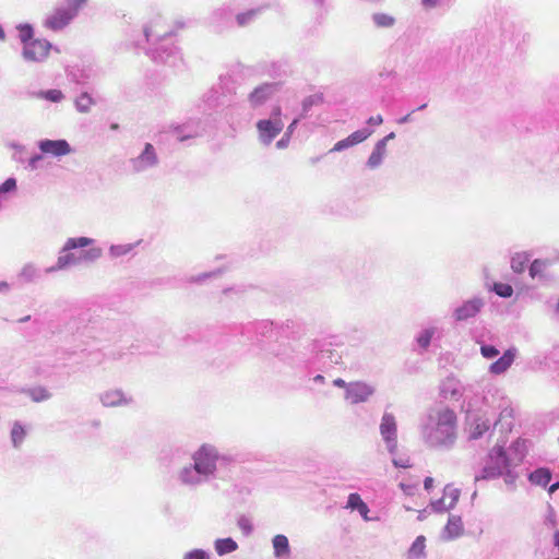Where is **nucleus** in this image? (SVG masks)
I'll list each match as a JSON object with an SVG mask.
<instances>
[{
	"label": "nucleus",
	"mask_w": 559,
	"mask_h": 559,
	"mask_svg": "<svg viewBox=\"0 0 559 559\" xmlns=\"http://www.w3.org/2000/svg\"><path fill=\"white\" fill-rule=\"evenodd\" d=\"M421 442L427 449L450 451L457 441V417L449 407L430 409L418 425Z\"/></svg>",
	"instance_id": "nucleus-1"
},
{
	"label": "nucleus",
	"mask_w": 559,
	"mask_h": 559,
	"mask_svg": "<svg viewBox=\"0 0 559 559\" xmlns=\"http://www.w3.org/2000/svg\"><path fill=\"white\" fill-rule=\"evenodd\" d=\"M226 459L215 445L203 443L191 454V462L177 472V480L183 487L195 489L215 479L218 463Z\"/></svg>",
	"instance_id": "nucleus-2"
},
{
	"label": "nucleus",
	"mask_w": 559,
	"mask_h": 559,
	"mask_svg": "<svg viewBox=\"0 0 559 559\" xmlns=\"http://www.w3.org/2000/svg\"><path fill=\"white\" fill-rule=\"evenodd\" d=\"M95 242L93 238L88 237H72L68 238L59 251L56 264L48 266L45 272L47 274L56 273L59 271L68 270L71 266H76L82 263H94L103 255V250L99 247H91L82 250L80 254L72 252L78 248H86Z\"/></svg>",
	"instance_id": "nucleus-3"
},
{
	"label": "nucleus",
	"mask_w": 559,
	"mask_h": 559,
	"mask_svg": "<svg viewBox=\"0 0 559 559\" xmlns=\"http://www.w3.org/2000/svg\"><path fill=\"white\" fill-rule=\"evenodd\" d=\"M524 441L513 443L514 456H510L503 449V444L495 445L487 457L485 466L475 475V481L495 479L504 474L509 468L519 465L524 459V452L520 450Z\"/></svg>",
	"instance_id": "nucleus-4"
},
{
	"label": "nucleus",
	"mask_w": 559,
	"mask_h": 559,
	"mask_svg": "<svg viewBox=\"0 0 559 559\" xmlns=\"http://www.w3.org/2000/svg\"><path fill=\"white\" fill-rule=\"evenodd\" d=\"M144 35L146 40L155 46L148 50L150 56L157 62L175 66L177 58V48L168 45L169 32L165 31L162 25V20L158 19L150 25L144 27Z\"/></svg>",
	"instance_id": "nucleus-5"
},
{
	"label": "nucleus",
	"mask_w": 559,
	"mask_h": 559,
	"mask_svg": "<svg viewBox=\"0 0 559 559\" xmlns=\"http://www.w3.org/2000/svg\"><path fill=\"white\" fill-rule=\"evenodd\" d=\"M380 436L385 444V449L391 455L397 453V423L392 413H383L379 425Z\"/></svg>",
	"instance_id": "nucleus-6"
},
{
	"label": "nucleus",
	"mask_w": 559,
	"mask_h": 559,
	"mask_svg": "<svg viewBox=\"0 0 559 559\" xmlns=\"http://www.w3.org/2000/svg\"><path fill=\"white\" fill-rule=\"evenodd\" d=\"M376 393V386L365 381L349 382L344 399L352 405L367 403Z\"/></svg>",
	"instance_id": "nucleus-7"
},
{
	"label": "nucleus",
	"mask_w": 559,
	"mask_h": 559,
	"mask_svg": "<svg viewBox=\"0 0 559 559\" xmlns=\"http://www.w3.org/2000/svg\"><path fill=\"white\" fill-rule=\"evenodd\" d=\"M51 47L48 40L36 38L22 47V57L26 62H44L48 58Z\"/></svg>",
	"instance_id": "nucleus-8"
},
{
	"label": "nucleus",
	"mask_w": 559,
	"mask_h": 559,
	"mask_svg": "<svg viewBox=\"0 0 559 559\" xmlns=\"http://www.w3.org/2000/svg\"><path fill=\"white\" fill-rule=\"evenodd\" d=\"M158 156L155 147L151 143H146L140 155L129 160V165L133 173H143L150 168L157 166Z\"/></svg>",
	"instance_id": "nucleus-9"
},
{
	"label": "nucleus",
	"mask_w": 559,
	"mask_h": 559,
	"mask_svg": "<svg viewBox=\"0 0 559 559\" xmlns=\"http://www.w3.org/2000/svg\"><path fill=\"white\" fill-rule=\"evenodd\" d=\"M104 407H123L133 404V396L121 389H108L99 394Z\"/></svg>",
	"instance_id": "nucleus-10"
},
{
	"label": "nucleus",
	"mask_w": 559,
	"mask_h": 559,
	"mask_svg": "<svg viewBox=\"0 0 559 559\" xmlns=\"http://www.w3.org/2000/svg\"><path fill=\"white\" fill-rule=\"evenodd\" d=\"M283 128L284 123L282 120H259L257 122L259 141L265 146L270 145L272 141L281 133Z\"/></svg>",
	"instance_id": "nucleus-11"
},
{
	"label": "nucleus",
	"mask_w": 559,
	"mask_h": 559,
	"mask_svg": "<svg viewBox=\"0 0 559 559\" xmlns=\"http://www.w3.org/2000/svg\"><path fill=\"white\" fill-rule=\"evenodd\" d=\"M38 148L41 154L51 155L53 157H62L72 153V148L67 140H40Z\"/></svg>",
	"instance_id": "nucleus-12"
},
{
	"label": "nucleus",
	"mask_w": 559,
	"mask_h": 559,
	"mask_svg": "<svg viewBox=\"0 0 559 559\" xmlns=\"http://www.w3.org/2000/svg\"><path fill=\"white\" fill-rule=\"evenodd\" d=\"M485 306V301L480 297H474L469 300H466L460 307L455 308L453 311V318L455 321H466L471 318L476 317L483 307Z\"/></svg>",
	"instance_id": "nucleus-13"
},
{
	"label": "nucleus",
	"mask_w": 559,
	"mask_h": 559,
	"mask_svg": "<svg viewBox=\"0 0 559 559\" xmlns=\"http://www.w3.org/2000/svg\"><path fill=\"white\" fill-rule=\"evenodd\" d=\"M277 90V84L275 83H264L255 87L248 96L250 106L252 108L262 106Z\"/></svg>",
	"instance_id": "nucleus-14"
},
{
	"label": "nucleus",
	"mask_w": 559,
	"mask_h": 559,
	"mask_svg": "<svg viewBox=\"0 0 559 559\" xmlns=\"http://www.w3.org/2000/svg\"><path fill=\"white\" fill-rule=\"evenodd\" d=\"M71 20V13L66 7H62L57 8L52 13H50L46 17L44 25L52 31H59L68 25Z\"/></svg>",
	"instance_id": "nucleus-15"
},
{
	"label": "nucleus",
	"mask_w": 559,
	"mask_h": 559,
	"mask_svg": "<svg viewBox=\"0 0 559 559\" xmlns=\"http://www.w3.org/2000/svg\"><path fill=\"white\" fill-rule=\"evenodd\" d=\"M516 355L515 348H510L503 353V355L489 366V371L492 374L504 373L513 364Z\"/></svg>",
	"instance_id": "nucleus-16"
},
{
	"label": "nucleus",
	"mask_w": 559,
	"mask_h": 559,
	"mask_svg": "<svg viewBox=\"0 0 559 559\" xmlns=\"http://www.w3.org/2000/svg\"><path fill=\"white\" fill-rule=\"evenodd\" d=\"M174 133L176 134L178 141L182 142L188 139L199 136L201 134V129L199 122L191 121L174 127Z\"/></svg>",
	"instance_id": "nucleus-17"
},
{
	"label": "nucleus",
	"mask_w": 559,
	"mask_h": 559,
	"mask_svg": "<svg viewBox=\"0 0 559 559\" xmlns=\"http://www.w3.org/2000/svg\"><path fill=\"white\" fill-rule=\"evenodd\" d=\"M16 276L22 284L35 283L40 278V269L34 262H27L23 264Z\"/></svg>",
	"instance_id": "nucleus-18"
},
{
	"label": "nucleus",
	"mask_w": 559,
	"mask_h": 559,
	"mask_svg": "<svg viewBox=\"0 0 559 559\" xmlns=\"http://www.w3.org/2000/svg\"><path fill=\"white\" fill-rule=\"evenodd\" d=\"M490 421L483 417H476L468 424V439L477 440L480 439L485 432L490 429Z\"/></svg>",
	"instance_id": "nucleus-19"
},
{
	"label": "nucleus",
	"mask_w": 559,
	"mask_h": 559,
	"mask_svg": "<svg viewBox=\"0 0 559 559\" xmlns=\"http://www.w3.org/2000/svg\"><path fill=\"white\" fill-rule=\"evenodd\" d=\"M386 156V146L384 141H378L374 144V147L367 160V167L370 169H376L380 167L383 163V159Z\"/></svg>",
	"instance_id": "nucleus-20"
},
{
	"label": "nucleus",
	"mask_w": 559,
	"mask_h": 559,
	"mask_svg": "<svg viewBox=\"0 0 559 559\" xmlns=\"http://www.w3.org/2000/svg\"><path fill=\"white\" fill-rule=\"evenodd\" d=\"M274 556L277 559H287L290 556V547L288 538L285 535H275L272 539Z\"/></svg>",
	"instance_id": "nucleus-21"
},
{
	"label": "nucleus",
	"mask_w": 559,
	"mask_h": 559,
	"mask_svg": "<svg viewBox=\"0 0 559 559\" xmlns=\"http://www.w3.org/2000/svg\"><path fill=\"white\" fill-rule=\"evenodd\" d=\"M463 533V523L461 516L450 515L448 523L443 531V537L445 539H454L461 536Z\"/></svg>",
	"instance_id": "nucleus-22"
},
{
	"label": "nucleus",
	"mask_w": 559,
	"mask_h": 559,
	"mask_svg": "<svg viewBox=\"0 0 559 559\" xmlns=\"http://www.w3.org/2000/svg\"><path fill=\"white\" fill-rule=\"evenodd\" d=\"M29 98L45 99L50 103H61L64 99V94L60 90L47 91H29L27 92Z\"/></svg>",
	"instance_id": "nucleus-23"
},
{
	"label": "nucleus",
	"mask_w": 559,
	"mask_h": 559,
	"mask_svg": "<svg viewBox=\"0 0 559 559\" xmlns=\"http://www.w3.org/2000/svg\"><path fill=\"white\" fill-rule=\"evenodd\" d=\"M550 261L547 259H535L528 269L530 276L535 280H546V270L550 266Z\"/></svg>",
	"instance_id": "nucleus-24"
},
{
	"label": "nucleus",
	"mask_w": 559,
	"mask_h": 559,
	"mask_svg": "<svg viewBox=\"0 0 559 559\" xmlns=\"http://www.w3.org/2000/svg\"><path fill=\"white\" fill-rule=\"evenodd\" d=\"M426 538L420 535L418 536L408 548L406 558L407 559H424L426 557Z\"/></svg>",
	"instance_id": "nucleus-25"
},
{
	"label": "nucleus",
	"mask_w": 559,
	"mask_h": 559,
	"mask_svg": "<svg viewBox=\"0 0 559 559\" xmlns=\"http://www.w3.org/2000/svg\"><path fill=\"white\" fill-rule=\"evenodd\" d=\"M551 472L549 468L540 467L528 475V480L540 487H546L551 480Z\"/></svg>",
	"instance_id": "nucleus-26"
},
{
	"label": "nucleus",
	"mask_w": 559,
	"mask_h": 559,
	"mask_svg": "<svg viewBox=\"0 0 559 559\" xmlns=\"http://www.w3.org/2000/svg\"><path fill=\"white\" fill-rule=\"evenodd\" d=\"M214 548L218 556H225L237 550L238 544L230 537L218 538L214 543Z\"/></svg>",
	"instance_id": "nucleus-27"
},
{
	"label": "nucleus",
	"mask_w": 559,
	"mask_h": 559,
	"mask_svg": "<svg viewBox=\"0 0 559 559\" xmlns=\"http://www.w3.org/2000/svg\"><path fill=\"white\" fill-rule=\"evenodd\" d=\"M531 260V254L528 252H516L511 258V269L514 273L521 274L525 271L526 264Z\"/></svg>",
	"instance_id": "nucleus-28"
},
{
	"label": "nucleus",
	"mask_w": 559,
	"mask_h": 559,
	"mask_svg": "<svg viewBox=\"0 0 559 559\" xmlns=\"http://www.w3.org/2000/svg\"><path fill=\"white\" fill-rule=\"evenodd\" d=\"M140 243H123V245H111L108 249L110 258L116 259L129 254Z\"/></svg>",
	"instance_id": "nucleus-29"
},
{
	"label": "nucleus",
	"mask_w": 559,
	"mask_h": 559,
	"mask_svg": "<svg viewBox=\"0 0 559 559\" xmlns=\"http://www.w3.org/2000/svg\"><path fill=\"white\" fill-rule=\"evenodd\" d=\"M74 105L79 112L87 114L92 106L95 105V100L88 93L84 92L75 98Z\"/></svg>",
	"instance_id": "nucleus-30"
},
{
	"label": "nucleus",
	"mask_w": 559,
	"mask_h": 559,
	"mask_svg": "<svg viewBox=\"0 0 559 559\" xmlns=\"http://www.w3.org/2000/svg\"><path fill=\"white\" fill-rule=\"evenodd\" d=\"M437 332H438V328H436V326H431V328H427V329L423 330L416 337V342H417L418 346L423 349H426L429 346L431 338L433 337V335Z\"/></svg>",
	"instance_id": "nucleus-31"
},
{
	"label": "nucleus",
	"mask_w": 559,
	"mask_h": 559,
	"mask_svg": "<svg viewBox=\"0 0 559 559\" xmlns=\"http://www.w3.org/2000/svg\"><path fill=\"white\" fill-rule=\"evenodd\" d=\"M24 392L32 399V401L38 403L50 399L51 394L44 386H36L24 390Z\"/></svg>",
	"instance_id": "nucleus-32"
},
{
	"label": "nucleus",
	"mask_w": 559,
	"mask_h": 559,
	"mask_svg": "<svg viewBox=\"0 0 559 559\" xmlns=\"http://www.w3.org/2000/svg\"><path fill=\"white\" fill-rule=\"evenodd\" d=\"M26 436V431L24 427L20 423H14L12 429H11V441L13 443L14 448H19L22 442L24 441V438Z\"/></svg>",
	"instance_id": "nucleus-33"
},
{
	"label": "nucleus",
	"mask_w": 559,
	"mask_h": 559,
	"mask_svg": "<svg viewBox=\"0 0 559 559\" xmlns=\"http://www.w3.org/2000/svg\"><path fill=\"white\" fill-rule=\"evenodd\" d=\"M17 29L19 38L23 46L36 39L34 38V29L29 24H20Z\"/></svg>",
	"instance_id": "nucleus-34"
},
{
	"label": "nucleus",
	"mask_w": 559,
	"mask_h": 559,
	"mask_svg": "<svg viewBox=\"0 0 559 559\" xmlns=\"http://www.w3.org/2000/svg\"><path fill=\"white\" fill-rule=\"evenodd\" d=\"M372 21L378 27H392L395 24V19L386 13H374Z\"/></svg>",
	"instance_id": "nucleus-35"
},
{
	"label": "nucleus",
	"mask_w": 559,
	"mask_h": 559,
	"mask_svg": "<svg viewBox=\"0 0 559 559\" xmlns=\"http://www.w3.org/2000/svg\"><path fill=\"white\" fill-rule=\"evenodd\" d=\"M321 360L330 366L338 365L342 361V356L334 349H322Z\"/></svg>",
	"instance_id": "nucleus-36"
},
{
	"label": "nucleus",
	"mask_w": 559,
	"mask_h": 559,
	"mask_svg": "<svg viewBox=\"0 0 559 559\" xmlns=\"http://www.w3.org/2000/svg\"><path fill=\"white\" fill-rule=\"evenodd\" d=\"M460 489L454 488L451 485H447L443 490V497L448 501L449 507L452 509L456 504L460 498Z\"/></svg>",
	"instance_id": "nucleus-37"
},
{
	"label": "nucleus",
	"mask_w": 559,
	"mask_h": 559,
	"mask_svg": "<svg viewBox=\"0 0 559 559\" xmlns=\"http://www.w3.org/2000/svg\"><path fill=\"white\" fill-rule=\"evenodd\" d=\"M298 122H299V119L296 118L287 127V130H286L285 134L283 135V138L276 142V147L277 148L283 150V148L287 147V145H288V143L290 141V136L294 133L295 129L297 128Z\"/></svg>",
	"instance_id": "nucleus-38"
},
{
	"label": "nucleus",
	"mask_w": 559,
	"mask_h": 559,
	"mask_svg": "<svg viewBox=\"0 0 559 559\" xmlns=\"http://www.w3.org/2000/svg\"><path fill=\"white\" fill-rule=\"evenodd\" d=\"M261 12V9H251L246 12L239 13L236 16L237 23L239 26H245L249 24L253 19L258 16Z\"/></svg>",
	"instance_id": "nucleus-39"
},
{
	"label": "nucleus",
	"mask_w": 559,
	"mask_h": 559,
	"mask_svg": "<svg viewBox=\"0 0 559 559\" xmlns=\"http://www.w3.org/2000/svg\"><path fill=\"white\" fill-rule=\"evenodd\" d=\"M372 133H373V130L364 128V129L353 132L350 135H348V138H349L352 144L356 145V144H359V143L366 141Z\"/></svg>",
	"instance_id": "nucleus-40"
},
{
	"label": "nucleus",
	"mask_w": 559,
	"mask_h": 559,
	"mask_svg": "<svg viewBox=\"0 0 559 559\" xmlns=\"http://www.w3.org/2000/svg\"><path fill=\"white\" fill-rule=\"evenodd\" d=\"M322 100H323L322 96L318 95V94L307 96L302 100V104H301V106H302V115L301 116L305 117L307 115V112L311 109L312 106L321 104Z\"/></svg>",
	"instance_id": "nucleus-41"
},
{
	"label": "nucleus",
	"mask_w": 559,
	"mask_h": 559,
	"mask_svg": "<svg viewBox=\"0 0 559 559\" xmlns=\"http://www.w3.org/2000/svg\"><path fill=\"white\" fill-rule=\"evenodd\" d=\"M492 290L500 297L509 298L513 295V288L510 284L495 283Z\"/></svg>",
	"instance_id": "nucleus-42"
},
{
	"label": "nucleus",
	"mask_w": 559,
	"mask_h": 559,
	"mask_svg": "<svg viewBox=\"0 0 559 559\" xmlns=\"http://www.w3.org/2000/svg\"><path fill=\"white\" fill-rule=\"evenodd\" d=\"M237 525L240 528V531L243 533L245 536H249L253 531V525L251 523V520L246 515H241L238 519Z\"/></svg>",
	"instance_id": "nucleus-43"
},
{
	"label": "nucleus",
	"mask_w": 559,
	"mask_h": 559,
	"mask_svg": "<svg viewBox=\"0 0 559 559\" xmlns=\"http://www.w3.org/2000/svg\"><path fill=\"white\" fill-rule=\"evenodd\" d=\"M87 3V0H69L67 9L71 13L72 19L78 14L79 10Z\"/></svg>",
	"instance_id": "nucleus-44"
},
{
	"label": "nucleus",
	"mask_w": 559,
	"mask_h": 559,
	"mask_svg": "<svg viewBox=\"0 0 559 559\" xmlns=\"http://www.w3.org/2000/svg\"><path fill=\"white\" fill-rule=\"evenodd\" d=\"M182 559H210V555L202 549H193L183 555Z\"/></svg>",
	"instance_id": "nucleus-45"
},
{
	"label": "nucleus",
	"mask_w": 559,
	"mask_h": 559,
	"mask_svg": "<svg viewBox=\"0 0 559 559\" xmlns=\"http://www.w3.org/2000/svg\"><path fill=\"white\" fill-rule=\"evenodd\" d=\"M480 353L485 358L491 359L499 355V350L492 345L483 344L480 346Z\"/></svg>",
	"instance_id": "nucleus-46"
},
{
	"label": "nucleus",
	"mask_w": 559,
	"mask_h": 559,
	"mask_svg": "<svg viewBox=\"0 0 559 559\" xmlns=\"http://www.w3.org/2000/svg\"><path fill=\"white\" fill-rule=\"evenodd\" d=\"M361 503H364L361 497L358 493L354 492L348 496L346 508L357 510Z\"/></svg>",
	"instance_id": "nucleus-47"
},
{
	"label": "nucleus",
	"mask_w": 559,
	"mask_h": 559,
	"mask_svg": "<svg viewBox=\"0 0 559 559\" xmlns=\"http://www.w3.org/2000/svg\"><path fill=\"white\" fill-rule=\"evenodd\" d=\"M450 385V396L452 399H457L461 393H460V390L456 388V383H454L453 380H448L447 383L443 384L442 386V393L448 396V389H447V385Z\"/></svg>",
	"instance_id": "nucleus-48"
},
{
	"label": "nucleus",
	"mask_w": 559,
	"mask_h": 559,
	"mask_svg": "<svg viewBox=\"0 0 559 559\" xmlns=\"http://www.w3.org/2000/svg\"><path fill=\"white\" fill-rule=\"evenodd\" d=\"M430 507L436 512H445V511L451 509L449 507L447 500L444 499V497H442L441 499H438V500L431 502Z\"/></svg>",
	"instance_id": "nucleus-49"
},
{
	"label": "nucleus",
	"mask_w": 559,
	"mask_h": 559,
	"mask_svg": "<svg viewBox=\"0 0 559 559\" xmlns=\"http://www.w3.org/2000/svg\"><path fill=\"white\" fill-rule=\"evenodd\" d=\"M350 146H354L347 136L346 139H343L335 143V145L332 147L330 152H342Z\"/></svg>",
	"instance_id": "nucleus-50"
},
{
	"label": "nucleus",
	"mask_w": 559,
	"mask_h": 559,
	"mask_svg": "<svg viewBox=\"0 0 559 559\" xmlns=\"http://www.w3.org/2000/svg\"><path fill=\"white\" fill-rule=\"evenodd\" d=\"M43 159V155L41 154H34L33 156H31L27 160V167L31 169V170H36L38 168V164L39 162Z\"/></svg>",
	"instance_id": "nucleus-51"
},
{
	"label": "nucleus",
	"mask_w": 559,
	"mask_h": 559,
	"mask_svg": "<svg viewBox=\"0 0 559 559\" xmlns=\"http://www.w3.org/2000/svg\"><path fill=\"white\" fill-rule=\"evenodd\" d=\"M392 463L395 467L408 468L411 466L408 459H392Z\"/></svg>",
	"instance_id": "nucleus-52"
},
{
	"label": "nucleus",
	"mask_w": 559,
	"mask_h": 559,
	"mask_svg": "<svg viewBox=\"0 0 559 559\" xmlns=\"http://www.w3.org/2000/svg\"><path fill=\"white\" fill-rule=\"evenodd\" d=\"M502 476H504V481L508 485H513L516 479V475L512 472V468H509L507 472H504Z\"/></svg>",
	"instance_id": "nucleus-53"
},
{
	"label": "nucleus",
	"mask_w": 559,
	"mask_h": 559,
	"mask_svg": "<svg viewBox=\"0 0 559 559\" xmlns=\"http://www.w3.org/2000/svg\"><path fill=\"white\" fill-rule=\"evenodd\" d=\"M357 511L359 512V514L361 515V518L365 521H370V519L368 516L369 508L365 502L360 504V507L357 509Z\"/></svg>",
	"instance_id": "nucleus-54"
},
{
	"label": "nucleus",
	"mask_w": 559,
	"mask_h": 559,
	"mask_svg": "<svg viewBox=\"0 0 559 559\" xmlns=\"http://www.w3.org/2000/svg\"><path fill=\"white\" fill-rule=\"evenodd\" d=\"M383 122V118L381 115H377L374 117H370L368 120H367V123L368 124H371V126H380L382 124Z\"/></svg>",
	"instance_id": "nucleus-55"
},
{
	"label": "nucleus",
	"mask_w": 559,
	"mask_h": 559,
	"mask_svg": "<svg viewBox=\"0 0 559 559\" xmlns=\"http://www.w3.org/2000/svg\"><path fill=\"white\" fill-rule=\"evenodd\" d=\"M333 385L337 388H342L345 390V392L348 390L349 382H346L342 378H337L333 381Z\"/></svg>",
	"instance_id": "nucleus-56"
},
{
	"label": "nucleus",
	"mask_w": 559,
	"mask_h": 559,
	"mask_svg": "<svg viewBox=\"0 0 559 559\" xmlns=\"http://www.w3.org/2000/svg\"><path fill=\"white\" fill-rule=\"evenodd\" d=\"M506 417H512V409L504 408V409L500 413V418H499V420H497V421L495 423V426H497L499 423H501Z\"/></svg>",
	"instance_id": "nucleus-57"
},
{
	"label": "nucleus",
	"mask_w": 559,
	"mask_h": 559,
	"mask_svg": "<svg viewBox=\"0 0 559 559\" xmlns=\"http://www.w3.org/2000/svg\"><path fill=\"white\" fill-rule=\"evenodd\" d=\"M281 114H282V110H281V107L276 106L272 109V112H271V118L269 120H281Z\"/></svg>",
	"instance_id": "nucleus-58"
},
{
	"label": "nucleus",
	"mask_w": 559,
	"mask_h": 559,
	"mask_svg": "<svg viewBox=\"0 0 559 559\" xmlns=\"http://www.w3.org/2000/svg\"><path fill=\"white\" fill-rule=\"evenodd\" d=\"M424 487L426 490H430L433 487V478L426 477L424 480Z\"/></svg>",
	"instance_id": "nucleus-59"
},
{
	"label": "nucleus",
	"mask_w": 559,
	"mask_h": 559,
	"mask_svg": "<svg viewBox=\"0 0 559 559\" xmlns=\"http://www.w3.org/2000/svg\"><path fill=\"white\" fill-rule=\"evenodd\" d=\"M425 7L433 8L437 5L438 0H421Z\"/></svg>",
	"instance_id": "nucleus-60"
},
{
	"label": "nucleus",
	"mask_w": 559,
	"mask_h": 559,
	"mask_svg": "<svg viewBox=\"0 0 559 559\" xmlns=\"http://www.w3.org/2000/svg\"><path fill=\"white\" fill-rule=\"evenodd\" d=\"M10 290V285L7 282H0V293H8Z\"/></svg>",
	"instance_id": "nucleus-61"
},
{
	"label": "nucleus",
	"mask_w": 559,
	"mask_h": 559,
	"mask_svg": "<svg viewBox=\"0 0 559 559\" xmlns=\"http://www.w3.org/2000/svg\"><path fill=\"white\" fill-rule=\"evenodd\" d=\"M395 138V133L394 132H391L389 133L388 135H385L383 139H381L380 141H384V144L385 146L388 145V142L390 140H393Z\"/></svg>",
	"instance_id": "nucleus-62"
},
{
	"label": "nucleus",
	"mask_w": 559,
	"mask_h": 559,
	"mask_svg": "<svg viewBox=\"0 0 559 559\" xmlns=\"http://www.w3.org/2000/svg\"><path fill=\"white\" fill-rule=\"evenodd\" d=\"M559 489V481L552 484L549 488H548V493L549 495H552L556 490Z\"/></svg>",
	"instance_id": "nucleus-63"
},
{
	"label": "nucleus",
	"mask_w": 559,
	"mask_h": 559,
	"mask_svg": "<svg viewBox=\"0 0 559 559\" xmlns=\"http://www.w3.org/2000/svg\"><path fill=\"white\" fill-rule=\"evenodd\" d=\"M408 121H411V114H407V115H405L404 117H402V118H400V119L397 120V122H399L400 124L406 123V122H408Z\"/></svg>",
	"instance_id": "nucleus-64"
}]
</instances>
